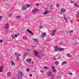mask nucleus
Masks as SVG:
<instances>
[{
	"label": "nucleus",
	"mask_w": 79,
	"mask_h": 79,
	"mask_svg": "<svg viewBox=\"0 0 79 79\" xmlns=\"http://www.w3.org/2000/svg\"><path fill=\"white\" fill-rule=\"evenodd\" d=\"M39 11V9H37L34 8L33 11H32V13L33 14H37Z\"/></svg>",
	"instance_id": "f257e3e1"
},
{
	"label": "nucleus",
	"mask_w": 79,
	"mask_h": 79,
	"mask_svg": "<svg viewBox=\"0 0 79 79\" xmlns=\"http://www.w3.org/2000/svg\"><path fill=\"white\" fill-rule=\"evenodd\" d=\"M57 31V30L56 29L52 31V33L51 34V36H54V35H55V34L56 32Z\"/></svg>",
	"instance_id": "f03ea898"
},
{
	"label": "nucleus",
	"mask_w": 79,
	"mask_h": 79,
	"mask_svg": "<svg viewBox=\"0 0 79 79\" xmlns=\"http://www.w3.org/2000/svg\"><path fill=\"white\" fill-rule=\"evenodd\" d=\"M19 75H17V77L19 79H20V78H21L22 77V76H24V74L23 73L21 72H20L19 73Z\"/></svg>",
	"instance_id": "7ed1b4c3"
},
{
	"label": "nucleus",
	"mask_w": 79,
	"mask_h": 79,
	"mask_svg": "<svg viewBox=\"0 0 79 79\" xmlns=\"http://www.w3.org/2000/svg\"><path fill=\"white\" fill-rule=\"evenodd\" d=\"M26 8H27V7H26V6L25 5L23 6L21 8V10L22 11H24V10H26Z\"/></svg>",
	"instance_id": "20e7f679"
},
{
	"label": "nucleus",
	"mask_w": 79,
	"mask_h": 79,
	"mask_svg": "<svg viewBox=\"0 0 79 79\" xmlns=\"http://www.w3.org/2000/svg\"><path fill=\"white\" fill-rule=\"evenodd\" d=\"M52 72L51 71L48 72L47 73V76H52Z\"/></svg>",
	"instance_id": "39448f33"
},
{
	"label": "nucleus",
	"mask_w": 79,
	"mask_h": 79,
	"mask_svg": "<svg viewBox=\"0 0 79 79\" xmlns=\"http://www.w3.org/2000/svg\"><path fill=\"white\" fill-rule=\"evenodd\" d=\"M33 52L34 53V54L36 56H37L39 54L38 52H37L35 50H33Z\"/></svg>",
	"instance_id": "423d86ee"
},
{
	"label": "nucleus",
	"mask_w": 79,
	"mask_h": 79,
	"mask_svg": "<svg viewBox=\"0 0 79 79\" xmlns=\"http://www.w3.org/2000/svg\"><path fill=\"white\" fill-rule=\"evenodd\" d=\"M27 31L29 33H30V34H31L32 35H34V33L30 31V30L29 29H27Z\"/></svg>",
	"instance_id": "0eeeda50"
},
{
	"label": "nucleus",
	"mask_w": 79,
	"mask_h": 79,
	"mask_svg": "<svg viewBox=\"0 0 79 79\" xmlns=\"http://www.w3.org/2000/svg\"><path fill=\"white\" fill-rule=\"evenodd\" d=\"M60 11L62 12V13H64V12L66 11V10L64 8H62L60 10Z\"/></svg>",
	"instance_id": "6e6552de"
},
{
	"label": "nucleus",
	"mask_w": 79,
	"mask_h": 79,
	"mask_svg": "<svg viewBox=\"0 0 79 79\" xmlns=\"http://www.w3.org/2000/svg\"><path fill=\"white\" fill-rule=\"evenodd\" d=\"M58 50H59V48L57 46H56L55 47V48H54V50L56 51V52Z\"/></svg>",
	"instance_id": "1a4fd4ad"
},
{
	"label": "nucleus",
	"mask_w": 79,
	"mask_h": 79,
	"mask_svg": "<svg viewBox=\"0 0 79 79\" xmlns=\"http://www.w3.org/2000/svg\"><path fill=\"white\" fill-rule=\"evenodd\" d=\"M8 23H6V25L5 26V29H8L9 28V27H8Z\"/></svg>",
	"instance_id": "9d476101"
},
{
	"label": "nucleus",
	"mask_w": 79,
	"mask_h": 79,
	"mask_svg": "<svg viewBox=\"0 0 79 79\" xmlns=\"http://www.w3.org/2000/svg\"><path fill=\"white\" fill-rule=\"evenodd\" d=\"M42 37L43 38V37H44L46 36V33L45 32H44L42 33Z\"/></svg>",
	"instance_id": "9b49d317"
},
{
	"label": "nucleus",
	"mask_w": 79,
	"mask_h": 79,
	"mask_svg": "<svg viewBox=\"0 0 79 79\" xmlns=\"http://www.w3.org/2000/svg\"><path fill=\"white\" fill-rule=\"evenodd\" d=\"M26 61L27 62H28V63H29V62H31V59L30 58H27L26 60Z\"/></svg>",
	"instance_id": "f8f14e48"
},
{
	"label": "nucleus",
	"mask_w": 79,
	"mask_h": 79,
	"mask_svg": "<svg viewBox=\"0 0 79 79\" xmlns=\"http://www.w3.org/2000/svg\"><path fill=\"white\" fill-rule=\"evenodd\" d=\"M2 68H3V65L0 67V72L1 73H2V71H3V70H2Z\"/></svg>",
	"instance_id": "ddd939ff"
},
{
	"label": "nucleus",
	"mask_w": 79,
	"mask_h": 79,
	"mask_svg": "<svg viewBox=\"0 0 79 79\" xmlns=\"http://www.w3.org/2000/svg\"><path fill=\"white\" fill-rule=\"evenodd\" d=\"M52 72L53 73H55V72H56V70H55V68L53 67H52Z\"/></svg>",
	"instance_id": "4468645a"
},
{
	"label": "nucleus",
	"mask_w": 79,
	"mask_h": 79,
	"mask_svg": "<svg viewBox=\"0 0 79 79\" xmlns=\"http://www.w3.org/2000/svg\"><path fill=\"white\" fill-rule=\"evenodd\" d=\"M23 39L24 40H28V39L27 38V36H23Z\"/></svg>",
	"instance_id": "2eb2a0df"
},
{
	"label": "nucleus",
	"mask_w": 79,
	"mask_h": 79,
	"mask_svg": "<svg viewBox=\"0 0 79 79\" xmlns=\"http://www.w3.org/2000/svg\"><path fill=\"white\" fill-rule=\"evenodd\" d=\"M67 64V62L66 61L63 62H62V65H64V64Z\"/></svg>",
	"instance_id": "dca6fc26"
},
{
	"label": "nucleus",
	"mask_w": 79,
	"mask_h": 79,
	"mask_svg": "<svg viewBox=\"0 0 79 79\" xmlns=\"http://www.w3.org/2000/svg\"><path fill=\"white\" fill-rule=\"evenodd\" d=\"M63 19H65L66 23H68V20H67V19H66V18L65 16H64V17H63Z\"/></svg>",
	"instance_id": "f3484780"
},
{
	"label": "nucleus",
	"mask_w": 79,
	"mask_h": 79,
	"mask_svg": "<svg viewBox=\"0 0 79 79\" xmlns=\"http://www.w3.org/2000/svg\"><path fill=\"white\" fill-rule=\"evenodd\" d=\"M64 50V49L63 48H59V51H62L63 50Z\"/></svg>",
	"instance_id": "a211bd4d"
},
{
	"label": "nucleus",
	"mask_w": 79,
	"mask_h": 79,
	"mask_svg": "<svg viewBox=\"0 0 79 79\" xmlns=\"http://www.w3.org/2000/svg\"><path fill=\"white\" fill-rule=\"evenodd\" d=\"M67 56L68 57H69V58H71L72 56L69 54H67Z\"/></svg>",
	"instance_id": "6ab92c4d"
},
{
	"label": "nucleus",
	"mask_w": 79,
	"mask_h": 79,
	"mask_svg": "<svg viewBox=\"0 0 79 79\" xmlns=\"http://www.w3.org/2000/svg\"><path fill=\"white\" fill-rule=\"evenodd\" d=\"M74 5L76 8H78V7H79V5H78L76 3H74Z\"/></svg>",
	"instance_id": "aec40b11"
},
{
	"label": "nucleus",
	"mask_w": 79,
	"mask_h": 79,
	"mask_svg": "<svg viewBox=\"0 0 79 79\" xmlns=\"http://www.w3.org/2000/svg\"><path fill=\"white\" fill-rule=\"evenodd\" d=\"M69 32L70 34H73V30H70L69 31H67V33H69Z\"/></svg>",
	"instance_id": "412c9836"
},
{
	"label": "nucleus",
	"mask_w": 79,
	"mask_h": 79,
	"mask_svg": "<svg viewBox=\"0 0 79 79\" xmlns=\"http://www.w3.org/2000/svg\"><path fill=\"white\" fill-rule=\"evenodd\" d=\"M36 56L39 59H41L42 58V56L40 55H38Z\"/></svg>",
	"instance_id": "4be33fe9"
},
{
	"label": "nucleus",
	"mask_w": 79,
	"mask_h": 79,
	"mask_svg": "<svg viewBox=\"0 0 79 79\" xmlns=\"http://www.w3.org/2000/svg\"><path fill=\"white\" fill-rule=\"evenodd\" d=\"M25 5L26 6V7H27V8H29V7L31 6V5L29 4H27Z\"/></svg>",
	"instance_id": "5701e85b"
},
{
	"label": "nucleus",
	"mask_w": 79,
	"mask_h": 79,
	"mask_svg": "<svg viewBox=\"0 0 79 79\" xmlns=\"http://www.w3.org/2000/svg\"><path fill=\"white\" fill-rule=\"evenodd\" d=\"M15 37H18L19 35V34L18 33H17V34H15Z\"/></svg>",
	"instance_id": "b1692460"
},
{
	"label": "nucleus",
	"mask_w": 79,
	"mask_h": 79,
	"mask_svg": "<svg viewBox=\"0 0 79 79\" xmlns=\"http://www.w3.org/2000/svg\"><path fill=\"white\" fill-rule=\"evenodd\" d=\"M56 65H58L59 64V61H57L55 62Z\"/></svg>",
	"instance_id": "393cba45"
},
{
	"label": "nucleus",
	"mask_w": 79,
	"mask_h": 79,
	"mask_svg": "<svg viewBox=\"0 0 79 79\" xmlns=\"http://www.w3.org/2000/svg\"><path fill=\"white\" fill-rule=\"evenodd\" d=\"M48 13V11H44V12L43 14L44 15H47V13Z\"/></svg>",
	"instance_id": "a878e982"
},
{
	"label": "nucleus",
	"mask_w": 79,
	"mask_h": 79,
	"mask_svg": "<svg viewBox=\"0 0 79 79\" xmlns=\"http://www.w3.org/2000/svg\"><path fill=\"white\" fill-rule=\"evenodd\" d=\"M11 64L12 65H14V66H15V64L14 62L13 61H11Z\"/></svg>",
	"instance_id": "bb28decb"
},
{
	"label": "nucleus",
	"mask_w": 79,
	"mask_h": 79,
	"mask_svg": "<svg viewBox=\"0 0 79 79\" xmlns=\"http://www.w3.org/2000/svg\"><path fill=\"white\" fill-rule=\"evenodd\" d=\"M60 4L57 3L56 4V7H57V8H58V7L60 6Z\"/></svg>",
	"instance_id": "cd10ccee"
},
{
	"label": "nucleus",
	"mask_w": 79,
	"mask_h": 79,
	"mask_svg": "<svg viewBox=\"0 0 79 79\" xmlns=\"http://www.w3.org/2000/svg\"><path fill=\"white\" fill-rule=\"evenodd\" d=\"M21 15L17 16L16 17V18H17V19H19L20 18H21Z\"/></svg>",
	"instance_id": "c85d7f7f"
},
{
	"label": "nucleus",
	"mask_w": 79,
	"mask_h": 79,
	"mask_svg": "<svg viewBox=\"0 0 79 79\" xmlns=\"http://www.w3.org/2000/svg\"><path fill=\"white\" fill-rule=\"evenodd\" d=\"M11 73H7V76H11Z\"/></svg>",
	"instance_id": "c756f323"
},
{
	"label": "nucleus",
	"mask_w": 79,
	"mask_h": 79,
	"mask_svg": "<svg viewBox=\"0 0 79 79\" xmlns=\"http://www.w3.org/2000/svg\"><path fill=\"white\" fill-rule=\"evenodd\" d=\"M53 5H51L50 6V9L52 10V8H53Z\"/></svg>",
	"instance_id": "7c9ffc66"
},
{
	"label": "nucleus",
	"mask_w": 79,
	"mask_h": 79,
	"mask_svg": "<svg viewBox=\"0 0 79 79\" xmlns=\"http://www.w3.org/2000/svg\"><path fill=\"white\" fill-rule=\"evenodd\" d=\"M13 15V14H9L8 15V16L9 17H11V16Z\"/></svg>",
	"instance_id": "2f4dec72"
},
{
	"label": "nucleus",
	"mask_w": 79,
	"mask_h": 79,
	"mask_svg": "<svg viewBox=\"0 0 79 79\" xmlns=\"http://www.w3.org/2000/svg\"><path fill=\"white\" fill-rule=\"evenodd\" d=\"M19 57H18V56H17V58H16V61H19Z\"/></svg>",
	"instance_id": "473e14b6"
},
{
	"label": "nucleus",
	"mask_w": 79,
	"mask_h": 79,
	"mask_svg": "<svg viewBox=\"0 0 79 79\" xmlns=\"http://www.w3.org/2000/svg\"><path fill=\"white\" fill-rule=\"evenodd\" d=\"M44 68L45 69H48V67L46 66H45L44 67Z\"/></svg>",
	"instance_id": "72a5a7b5"
},
{
	"label": "nucleus",
	"mask_w": 79,
	"mask_h": 79,
	"mask_svg": "<svg viewBox=\"0 0 79 79\" xmlns=\"http://www.w3.org/2000/svg\"><path fill=\"white\" fill-rule=\"evenodd\" d=\"M3 17L2 15H0V20H1L2 18H3Z\"/></svg>",
	"instance_id": "f704fd0d"
},
{
	"label": "nucleus",
	"mask_w": 79,
	"mask_h": 79,
	"mask_svg": "<svg viewBox=\"0 0 79 79\" xmlns=\"http://www.w3.org/2000/svg\"><path fill=\"white\" fill-rule=\"evenodd\" d=\"M17 56H21V54L18 53V54H17Z\"/></svg>",
	"instance_id": "c9c22d12"
},
{
	"label": "nucleus",
	"mask_w": 79,
	"mask_h": 79,
	"mask_svg": "<svg viewBox=\"0 0 79 79\" xmlns=\"http://www.w3.org/2000/svg\"><path fill=\"white\" fill-rule=\"evenodd\" d=\"M39 5V4L38 3H37L36 4V6H38Z\"/></svg>",
	"instance_id": "e433bc0d"
},
{
	"label": "nucleus",
	"mask_w": 79,
	"mask_h": 79,
	"mask_svg": "<svg viewBox=\"0 0 79 79\" xmlns=\"http://www.w3.org/2000/svg\"><path fill=\"white\" fill-rule=\"evenodd\" d=\"M26 70L27 72H29V70L28 69H27Z\"/></svg>",
	"instance_id": "4c0bfd02"
},
{
	"label": "nucleus",
	"mask_w": 79,
	"mask_h": 79,
	"mask_svg": "<svg viewBox=\"0 0 79 79\" xmlns=\"http://www.w3.org/2000/svg\"><path fill=\"white\" fill-rule=\"evenodd\" d=\"M42 26H39V28L40 29H42Z\"/></svg>",
	"instance_id": "58836bf2"
},
{
	"label": "nucleus",
	"mask_w": 79,
	"mask_h": 79,
	"mask_svg": "<svg viewBox=\"0 0 79 79\" xmlns=\"http://www.w3.org/2000/svg\"><path fill=\"white\" fill-rule=\"evenodd\" d=\"M29 76H30V77H32V74H29Z\"/></svg>",
	"instance_id": "ea45409f"
},
{
	"label": "nucleus",
	"mask_w": 79,
	"mask_h": 79,
	"mask_svg": "<svg viewBox=\"0 0 79 79\" xmlns=\"http://www.w3.org/2000/svg\"><path fill=\"white\" fill-rule=\"evenodd\" d=\"M17 52H15V55H18V54H17Z\"/></svg>",
	"instance_id": "a19ab883"
},
{
	"label": "nucleus",
	"mask_w": 79,
	"mask_h": 79,
	"mask_svg": "<svg viewBox=\"0 0 79 79\" xmlns=\"http://www.w3.org/2000/svg\"><path fill=\"white\" fill-rule=\"evenodd\" d=\"M30 50H30V49H29V48L27 49V51H28V52H29L30 51Z\"/></svg>",
	"instance_id": "79ce46f5"
},
{
	"label": "nucleus",
	"mask_w": 79,
	"mask_h": 79,
	"mask_svg": "<svg viewBox=\"0 0 79 79\" xmlns=\"http://www.w3.org/2000/svg\"><path fill=\"white\" fill-rule=\"evenodd\" d=\"M12 38H15V36H14V35H12Z\"/></svg>",
	"instance_id": "37998d69"
},
{
	"label": "nucleus",
	"mask_w": 79,
	"mask_h": 79,
	"mask_svg": "<svg viewBox=\"0 0 79 79\" xmlns=\"http://www.w3.org/2000/svg\"><path fill=\"white\" fill-rule=\"evenodd\" d=\"M0 42H1V43H2V42H3V40H0Z\"/></svg>",
	"instance_id": "c03bdc74"
},
{
	"label": "nucleus",
	"mask_w": 79,
	"mask_h": 79,
	"mask_svg": "<svg viewBox=\"0 0 79 79\" xmlns=\"http://www.w3.org/2000/svg\"><path fill=\"white\" fill-rule=\"evenodd\" d=\"M33 41H34V42H37V40H33Z\"/></svg>",
	"instance_id": "a18cd8bd"
},
{
	"label": "nucleus",
	"mask_w": 79,
	"mask_h": 79,
	"mask_svg": "<svg viewBox=\"0 0 79 79\" xmlns=\"http://www.w3.org/2000/svg\"><path fill=\"white\" fill-rule=\"evenodd\" d=\"M38 39H37L36 38H34L33 39V40H37Z\"/></svg>",
	"instance_id": "49530a36"
},
{
	"label": "nucleus",
	"mask_w": 79,
	"mask_h": 79,
	"mask_svg": "<svg viewBox=\"0 0 79 79\" xmlns=\"http://www.w3.org/2000/svg\"><path fill=\"white\" fill-rule=\"evenodd\" d=\"M76 14H77V16H79V12L78 13H77Z\"/></svg>",
	"instance_id": "de8ad7c7"
},
{
	"label": "nucleus",
	"mask_w": 79,
	"mask_h": 79,
	"mask_svg": "<svg viewBox=\"0 0 79 79\" xmlns=\"http://www.w3.org/2000/svg\"><path fill=\"white\" fill-rule=\"evenodd\" d=\"M78 44V43H77V42H76L75 43V45H76V44Z\"/></svg>",
	"instance_id": "09e8293b"
},
{
	"label": "nucleus",
	"mask_w": 79,
	"mask_h": 79,
	"mask_svg": "<svg viewBox=\"0 0 79 79\" xmlns=\"http://www.w3.org/2000/svg\"><path fill=\"white\" fill-rule=\"evenodd\" d=\"M40 72H41V73H44V71L41 70L40 71Z\"/></svg>",
	"instance_id": "8fccbe9b"
},
{
	"label": "nucleus",
	"mask_w": 79,
	"mask_h": 79,
	"mask_svg": "<svg viewBox=\"0 0 79 79\" xmlns=\"http://www.w3.org/2000/svg\"><path fill=\"white\" fill-rule=\"evenodd\" d=\"M71 22L72 23H73V22H74V21H73V20H72L71 21Z\"/></svg>",
	"instance_id": "3c124183"
},
{
	"label": "nucleus",
	"mask_w": 79,
	"mask_h": 79,
	"mask_svg": "<svg viewBox=\"0 0 79 79\" xmlns=\"http://www.w3.org/2000/svg\"><path fill=\"white\" fill-rule=\"evenodd\" d=\"M60 44H63V43H60Z\"/></svg>",
	"instance_id": "603ef678"
},
{
	"label": "nucleus",
	"mask_w": 79,
	"mask_h": 79,
	"mask_svg": "<svg viewBox=\"0 0 79 79\" xmlns=\"http://www.w3.org/2000/svg\"><path fill=\"white\" fill-rule=\"evenodd\" d=\"M70 3H73V1H72L70 2Z\"/></svg>",
	"instance_id": "864d4df0"
},
{
	"label": "nucleus",
	"mask_w": 79,
	"mask_h": 79,
	"mask_svg": "<svg viewBox=\"0 0 79 79\" xmlns=\"http://www.w3.org/2000/svg\"><path fill=\"white\" fill-rule=\"evenodd\" d=\"M69 74H72V73H70Z\"/></svg>",
	"instance_id": "5fc2aeb1"
},
{
	"label": "nucleus",
	"mask_w": 79,
	"mask_h": 79,
	"mask_svg": "<svg viewBox=\"0 0 79 79\" xmlns=\"http://www.w3.org/2000/svg\"><path fill=\"white\" fill-rule=\"evenodd\" d=\"M50 79H53V78H50Z\"/></svg>",
	"instance_id": "6e6d98bb"
},
{
	"label": "nucleus",
	"mask_w": 79,
	"mask_h": 79,
	"mask_svg": "<svg viewBox=\"0 0 79 79\" xmlns=\"http://www.w3.org/2000/svg\"><path fill=\"white\" fill-rule=\"evenodd\" d=\"M33 47H35V46H33Z\"/></svg>",
	"instance_id": "4d7b16f0"
},
{
	"label": "nucleus",
	"mask_w": 79,
	"mask_h": 79,
	"mask_svg": "<svg viewBox=\"0 0 79 79\" xmlns=\"http://www.w3.org/2000/svg\"><path fill=\"white\" fill-rule=\"evenodd\" d=\"M6 6H7V4H6Z\"/></svg>",
	"instance_id": "13d9d810"
},
{
	"label": "nucleus",
	"mask_w": 79,
	"mask_h": 79,
	"mask_svg": "<svg viewBox=\"0 0 79 79\" xmlns=\"http://www.w3.org/2000/svg\"><path fill=\"white\" fill-rule=\"evenodd\" d=\"M48 40L49 41H50V40Z\"/></svg>",
	"instance_id": "bf43d9fd"
},
{
	"label": "nucleus",
	"mask_w": 79,
	"mask_h": 79,
	"mask_svg": "<svg viewBox=\"0 0 79 79\" xmlns=\"http://www.w3.org/2000/svg\"><path fill=\"white\" fill-rule=\"evenodd\" d=\"M24 56H25V54H24Z\"/></svg>",
	"instance_id": "052dcab7"
},
{
	"label": "nucleus",
	"mask_w": 79,
	"mask_h": 79,
	"mask_svg": "<svg viewBox=\"0 0 79 79\" xmlns=\"http://www.w3.org/2000/svg\"><path fill=\"white\" fill-rule=\"evenodd\" d=\"M78 39H79V37H78Z\"/></svg>",
	"instance_id": "680f3d73"
},
{
	"label": "nucleus",
	"mask_w": 79,
	"mask_h": 79,
	"mask_svg": "<svg viewBox=\"0 0 79 79\" xmlns=\"http://www.w3.org/2000/svg\"><path fill=\"white\" fill-rule=\"evenodd\" d=\"M1 40H2V39H1Z\"/></svg>",
	"instance_id": "e2e57ef3"
}]
</instances>
